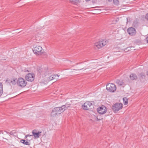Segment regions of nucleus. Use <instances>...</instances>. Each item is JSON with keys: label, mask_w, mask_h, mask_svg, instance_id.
Masks as SVG:
<instances>
[{"label": "nucleus", "mask_w": 148, "mask_h": 148, "mask_svg": "<svg viewBox=\"0 0 148 148\" xmlns=\"http://www.w3.org/2000/svg\"><path fill=\"white\" fill-rule=\"evenodd\" d=\"M63 112V110L60 107L55 108L52 110L50 114V116L55 117L58 114H60Z\"/></svg>", "instance_id": "obj_1"}, {"label": "nucleus", "mask_w": 148, "mask_h": 148, "mask_svg": "<svg viewBox=\"0 0 148 148\" xmlns=\"http://www.w3.org/2000/svg\"><path fill=\"white\" fill-rule=\"evenodd\" d=\"M107 44L106 40H103L96 42L94 44V47L96 48L100 49Z\"/></svg>", "instance_id": "obj_2"}, {"label": "nucleus", "mask_w": 148, "mask_h": 148, "mask_svg": "<svg viewBox=\"0 0 148 148\" xmlns=\"http://www.w3.org/2000/svg\"><path fill=\"white\" fill-rule=\"evenodd\" d=\"M106 89L109 92H114L116 90V87L114 84L109 83L106 85Z\"/></svg>", "instance_id": "obj_3"}, {"label": "nucleus", "mask_w": 148, "mask_h": 148, "mask_svg": "<svg viewBox=\"0 0 148 148\" xmlns=\"http://www.w3.org/2000/svg\"><path fill=\"white\" fill-rule=\"evenodd\" d=\"M123 107V104L121 103H117L114 104L112 107V109L113 111L116 113Z\"/></svg>", "instance_id": "obj_4"}, {"label": "nucleus", "mask_w": 148, "mask_h": 148, "mask_svg": "<svg viewBox=\"0 0 148 148\" xmlns=\"http://www.w3.org/2000/svg\"><path fill=\"white\" fill-rule=\"evenodd\" d=\"M17 84L18 86L23 88L26 86L27 82L23 78H19L17 80Z\"/></svg>", "instance_id": "obj_5"}, {"label": "nucleus", "mask_w": 148, "mask_h": 148, "mask_svg": "<svg viewBox=\"0 0 148 148\" xmlns=\"http://www.w3.org/2000/svg\"><path fill=\"white\" fill-rule=\"evenodd\" d=\"M42 49V47L38 46L34 47L33 49V51L34 53L40 55L43 53Z\"/></svg>", "instance_id": "obj_6"}, {"label": "nucleus", "mask_w": 148, "mask_h": 148, "mask_svg": "<svg viewBox=\"0 0 148 148\" xmlns=\"http://www.w3.org/2000/svg\"><path fill=\"white\" fill-rule=\"evenodd\" d=\"M35 75L33 73H29L27 74L25 78L28 81L32 82L34 79Z\"/></svg>", "instance_id": "obj_7"}, {"label": "nucleus", "mask_w": 148, "mask_h": 148, "mask_svg": "<svg viewBox=\"0 0 148 148\" xmlns=\"http://www.w3.org/2000/svg\"><path fill=\"white\" fill-rule=\"evenodd\" d=\"M97 110L99 113L103 114L106 112L107 111V108L105 106H102L98 108Z\"/></svg>", "instance_id": "obj_8"}, {"label": "nucleus", "mask_w": 148, "mask_h": 148, "mask_svg": "<svg viewBox=\"0 0 148 148\" xmlns=\"http://www.w3.org/2000/svg\"><path fill=\"white\" fill-rule=\"evenodd\" d=\"M92 105V103L88 101L85 103L82 106L83 109L84 110H88L90 109V107Z\"/></svg>", "instance_id": "obj_9"}, {"label": "nucleus", "mask_w": 148, "mask_h": 148, "mask_svg": "<svg viewBox=\"0 0 148 148\" xmlns=\"http://www.w3.org/2000/svg\"><path fill=\"white\" fill-rule=\"evenodd\" d=\"M127 32L129 34L132 36L135 35L136 33V29L132 27L129 28L127 29Z\"/></svg>", "instance_id": "obj_10"}, {"label": "nucleus", "mask_w": 148, "mask_h": 148, "mask_svg": "<svg viewBox=\"0 0 148 148\" xmlns=\"http://www.w3.org/2000/svg\"><path fill=\"white\" fill-rule=\"evenodd\" d=\"M42 132L40 131H38V132H37V131L35 130H33L32 132L33 135L35 138H39L41 135L40 134Z\"/></svg>", "instance_id": "obj_11"}, {"label": "nucleus", "mask_w": 148, "mask_h": 148, "mask_svg": "<svg viewBox=\"0 0 148 148\" xmlns=\"http://www.w3.org/2000/svg\"><path fill=\"white\" fill-rule=\"evenodd\" d=\"M59 75L57 74L52 75L48 77V79L50 80H51L54 79H57V77Z\"/></svg>", "instance_id": "obj_12"}, {"label": "nucleus", "mask_w": 148, "mask_h": 148, "mask_svg": "<svg viewBox=\"0 0 148 148\" xmlns=\"http://www.w3.org/2000/svg\"><path fill=\"white\" fill-rule=\"evenodd\" d=\"M20 142L24 145H30V140L28 139L26 140L21 139L20 140Z\"/></svg>", "instance_id": "obj_13"}, {"label": "nucleus", "mask_w": 148, "mask_h": 148, "mask_svg": "<svg viewBox=\"0 0 148 148\" xmlns=\"http://www.w3.org/2000/svg\"><path fill=\"white\" fill-rule=\"evenodd\" d=\"M139 24V20L137 18L136 19L133 21V26L135 27H137Z\"/></svg>", "instance_id": "obj_14"}, {"label": "nucleus", "mask_w": 148, "mask_h": 148, "mask_svg": "<svg viewBox=\"0 0 148 148\" xmlns=\"http://www.w3.org/2000/svg\"><path fill=\"white\" fill-rule=\"evenodd\" d=\"M70 105L71 104H70L66 103L65 105L62 106L60 108L63 110V112L64 110L67 109L69 107Z\"/></svg>", "instance_id": "obj_15"}, {"label": "nucleus", "mask_w": 148, "mask_h": 148, "mask_svg": "<svg viewBox=\"0 0 148 148\" xmlns=\"http://www.w3.org/2000/svg\"><path fill=\"white\" fill-rule=\"evenodd\" d=\"M130 77L132 80H136L137 79V76L135 74L132 73L130 75Z\"/></svg>", "instance_id": "obj_16"}, {"label": "nucleus", "mask_w": 148, "mask_h": 148, "mask_svg": "<svg viewBox=\"0 0 148 148\" xmlns=\"http://www.w3.org/2000/svg\"><path fill=\"white\" fill-rule=\"evenodd\" d=\"M17 83V80L16 78L12 79H11L10 82L9 83L10 84L14 85Z\"/></svg>", "instance_id": "obj_17"}, {"label": "nucleus", "mask_w": 148, "mask_h": 148, "mask_svg": "<svg viewBox=\"0 0 148 148\" xmlns=\"http://www.w3.org/2000/svg\"><path fill=\"white\" fill-rule=\"evenodd\" d=\"M3 138L4 139L8 140L11 139V136L9 134L7 133L6 135L4 136Z\"/></svg>", "instance_id": "obj_18"}, {"label": "nucleus", "mask_w": 148, "mask_h": 148, "mask_svg": "<svg viewBox=\"0 0 148 148\" xmlns=\"http://www.w3.org/2000/svg\"><path fill=\"white\" fill-rule=\"evenodd\" d=\"M3 85L2 83H0V96L3 93Z\"/></svg>", "instance_id": "obj_19"}, {"label": "nucleus", "mask_w": 148, "mask_h": 148, "mask_svg": "<svg viewBox=\"0 0 148 148\" xmlns=\"http://www.w3.org/2000/svg\"><path fill=\"white\" fill-rule=\"evenodd\" d=\"M70 1L73 4H76L79 2V0H70Z\"/></svg>", "instance_id": "obj_20"}, {"label": "nucleus", "mask_w": 148, "mask_h": 148, "mask_svg": "<svg viewBox=\"0 0 148 148\" xmlns=\"http://www.w3.org/2000/svg\"><path fill=\"white\" fill-rule=\"evenodd\" d=\"M123 102H124V104L126 105L128 104V99L126 97H124L123 99Z\"/></svg>", "instance_id": "obj_21"}, {"label": "nucleus", "mask_w": 148, "mask_h": 148, "mask_svg": "<svg viewBox=\"0 0 148 148\" xmlns=\"http://www.w3.org/2000/svg\"><path fill=\"white\" fill-rule=\"evenodd\" d=\"M113 3L114 4L116 5H118L119 4V1L118 0H113Z\"/></svg>", "instance_id": "obj_22"}, {"label": "nucleus", "mask_w": 148, "mask_h": 148, "mask_svg": "<svg viewBox=\"0 0 148 148\" xmlns=\"http://www.w3.org/2000/svg\"><path fill=\"white\" fill-rule=\"evenodd\" d=\"M132 47H128L127 48H126L125 49L124 51L126 52H127L128 51H130L131 50V48H132Z\"/></svg>", "instance_id": "obj_23"}, {"label": "nucleus", "mask_w": 148, "mask_h": 148, "mask_svg": "<svg viewBox=\"0 0 148 148\" xmlns=\"http://www.w3.org/2000/svg\"><path fill=\"white\" fill-rule=\"evenodd\" d=\"M119 82H120L119 85H122L123 84V82L121 81H120L119 80H117V83H118L119 84Z\"/></svg>", "instance_id": "obj_24"}, {"label": "nucleus", "mask_w": 148, "mask_h": 148, "mask_svg": "<svg viewBox=\"0 0 148 148\" xmlns=\"http://www.w3.org/2000/svg\"><path fill=\"white\" fill-rule=\"evenodd\" d=\"M94 118H95V119H97V121H99V120H100V119H99L98 118H97V116H95V115H94Z\"/></svg>", "instance_id": "obj_25"}, {"label": "nucleus", "mask_w": 148, "mask_h": 148, "mask_svg": "<svg viewBox=\"0 0 148 148\" xmlns=\"http://www.w3.org/2000/svg\"><path fill=\"white\" fill-rule=\"evenodd\" d=\"M145 18L148 21V13L145 16Z\"/></svg>", "instance_id": "obj_26"}, {"label": "nucleus", "mask_w": 148, "mask_h": 148, "mask_svg": "<svg viewBox=\"0 0 148 148\" xmlns=\"http://www.w3.org/2000/svg\"><path fill=\"white\" fill-rule=\"evenodd\" d=\"M146 41L148 43V36L146 38Z\"/></svg>", "instance_id": "obj_27"}, {"label": "nucleus", "mask_w": 148, "mask_h": 148, "mask_svg": "<svg viewBox=\"0 0 148 148\" xmlns=\"http://www.w3.org/2000/svg\"><path fill=\"white\" fill-rule=\"evenodd\" d=\"M140 75H141V76L142 77V78L144 76L143 74V73H141L140 74Z\"/></svg>", "instance_id": "obj_28"}, {"label": "nucleus", "mask_w": 148, "mask_h": 148, "mask_svg": "<svg viewBox=\"0 0 148 148\" xmlns=\"http://www.w3.org/2000/svg\"><path fill=\"white\" fill-rule=\"evenodd\" d=\"M29 136V134H28V135H26L25 136V138H27V137H28Z\"/></svg>", "instance_id": "obj_29"}, {"label": "nucleus", "mask_w": 148, "mask_h": 148, "mask_svg": "<svg viewBox=\"0 0 148 148\" xmlns=\"http://www.w3.org/2000/svg\"><path fill=\"white\" fill-rule=\"evenodd\" d=\"M10 134L11 135H13V133L11 132Z\"/></svg>", "instance_id": "obj_30"}, {"label": "nucleus", "mask_w": 148, "mask_h": 148, "mask_svg": "<svg viewBox=\"0 0 148 148\" xmlns=\"http://www.w3.org/2000/svg\"><path fill=\"white\" fill-rule=\"evenodd\" d=\"M29 136H32L33 135H29Z\"/></svg>", "instance_id": "obj_31"}, {"label": "nucleus", "mask_w": 148, "mask_h": 148, "mask_svg": "<svg viewBox=\"0 0 148 148\" xmlns=\"http://www.w3.org/2000/svg\"><path fill=\"white\" fill-rule=\"evenodd\" d=\"M147 75L148 76V71L147 72Z\"/></svg>", "instance_id": "obj_32"}]
</instances>
